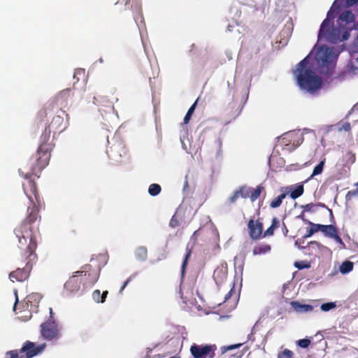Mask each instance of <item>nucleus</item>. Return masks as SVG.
<instances>
[{
    "label": "nucleus",
    "instance_id": "obj_23",
    "mask_svg": "<svg viewBox=\"0 0 358 358\" xmlns=\"http://www.w3.org/2000/svg\"><path fill=\"white\" fill-rule=\"evenodd\" d=\"M290 305L294 310L300 313L311 312L314 309L313 306L309 304H301L299 301H292Z\"/></svg>",
    "mask_w": 358,
    "mask_h": 358
},
{
    "label": "nucleus",
    "instance_id": "obj_50",
    "mask_svg": "<svg viewBox=\"0 0 358 358\" xmlns=\"http://www.w3.org/2000/svg\"><path fill=\"white\" fill-rule=\"evenodd\" d=\"M303 239H297L296 241H295V245H297L299 248H305L304 246H301V244L302 243H304V241H303Z\"/></svg>",
    "mask_w": 358,
    "mask_h": 358
},
{
    "label": "nucleus",
    "instance_id": "obj_17",
    "mask_svg": "<svg viewBox=\"0 0 358 358\" xmlns=\"http://www.w3.org/2000/svg\"><path fill=\"white\" fill-rule=\"evenodd\" d=\"M82 280L80 273H76L75 272L64 284V289L70 292L78 291L81 284L83 285Z\"/></svg>",
    "mask_w": 358,
    "mask_h": 358
},
{
    "label": "nucleus",
    "instance_id": "obj_62",
    "mask_svg": "<svg viewBox=\"0 0 358 358\" xmlns=\"http://www.w3.org/2000/svg\"><path fill=\"white\" fill-rule=\"evenodd\" d=\"M243 355V352H241L239 355V357H241Z\"/></svg>",
    "mask_w": 358,
    "mask_h": 358
},
{
    "label": "nucleus",
    "instance_id": "obj_51",
    "mask_svg": "<svg viewBox=\"0 0 358 358\" xmlns=\"http://www.w3.org/2000/svg\"><path fill=\"white\" fill-rule=\"evenodd\" d=\"M108 294V291H104V292H103L102 294H101V303H103L106 301V299L107 297Z\"/></svg>",
    "mask_w": 358,
    "mask_h": 358
},
{
    "label": "nucleus",
    "instance_id": "obj_29",
    "mask_svg": "<svg viewBox=\"0 0 358 358\" xmlns=\"http://www.w3.org/2000/svg\"><path fill=\"white\" fill-rule=\"evenodd\" d=\"M147 255H148L147 248L143 246L137 248L135 251L136 257L141 261H143L147 258Z\"/></svg>",
    "mask_w": 358,
    "mask_h": 358
},
{
    "label": "nucleus",
    "instance_id": "obj_48",
    "mask_svg": "<svg viewBox=\"0 0 358 358\" xmlns=\"http://www.w3.org/2000/svg\"><path fill=\"white\" fill-rule=\"evenodd\" d=\"M169 225L173 228H175L179 225L178 221L174 217V216L171 218Z\"/></svg>",
    "mask_w": 358,
    "mask_h": 358
},
{
    "label": "nucleus",
    "instance_id": "obj_10",
    "mask_svg": "<svg viewBox=\"0 0 358 358\" xmlns=\"http://www.w3.org/2000/svg\"><path fill=\"white\" fill-rule=\"evenodd\" d=\"M217 346L213 345H197L194 343L191 345L189 351L193 358H214Z\"/></svg>",
    "mask_w": 358,
    "mask_h": 358
},
{
    "label": "nucleus",
    "instance_id": "obj_35",
    "mask_svg": "<svg viewBox=\"0 0 358 358\" xmlns=\"http://www.w3.org/2000/svg\"><path fill=\"white\" fill-rule=\"evenodd\" d=\"M278 358H294V353L289 349H285L278 354Z\"/></svg>",
    "mask_w": 358,
    "mask_h": 358
},
{
    "label": "nucleus",
    "instance_id": "obj_25",
    "mask_svg": "<svg viewBox=\"0 0 358 358\" xmlns=\"http://www.w3.org/2000/svg\"><path fill=\"white\" fill-rule=\"evenodd\" d=\"M289 196L292 199H296L301 196L304 192V187L302 184H299L296 187L293 188L292 186H288Z\"/></svg>",
    "mask_w": 358,
    "mask_h": 358
},
{
    "label": "nucleus",
    "instance_id": "obj_58",
    "mask_svg": "<svg viewBox=\"0 0 358 358\" xmlns=\"http://www.w3.org/2000/svg\"><path fill=\"white\" fill-rule=\"evenodd\" d=\"M50 318H52V308H50Z\"/></svg>",
    "mask_w": 358,
    "mask_h": 358
},
{
    "label": "nucleus",
    "instance_id": "obj_38",
    "mask_svg": "<svg viewBox=\"0 0 358 358\" xmlns=\"http://www.w3.org/2000/svg\"><path fill=\"white\" fill-rule=\"evenodd\" d=\"M297 345L301 348H306L310 344V340L308 338L300 339L296 342Z\"/></svg>",
    "mask_w": 358,
    "mask_h": 358
},
{
    "label": "nucleus",
    "instance_id": "obj_31",
    "mask_svg": "<svg viewBox=\"0 0 358 358\" xmlns=\"http://www.w3.org/2000/svg\"><path fill=\"white\" fill-rule=\"evenodd\" d=\"M198 100H199V98L196 100V101L191 106V107L187 110V113H186V115L183 119L184 124H187L189 123V122L191 119V117H192V114L194 113V110L196 108Z\"/></svg>",
    "mask_w": 358,
    "mask_h": 358
},
{
    "label": "nucleus",
    "instance_id": "obj_41",
    "mask_svg": "<svg viewBox=\"0 0 358 358\" xmlns=\"http://www.w3.org/2000/svg\"><path fill=\"white\" fill-rule=\"evenodd\" d=\"M294 266L299 269L307 268L310 267V264H308L306 262H296L294 263Z\"/></svg>",
    "mask_w": 358,
    "mask_h": 358
},
{
    "label": "nucleus",
    "instance_id": "obj_49",
    "mask_svg": "<svg viewBox=\"0 0 358 358\" xmlns=\"http://www.w3.org/2000/svg\"><path fill=\"white\" fill-rule=\"evenodd\" d=\"M131 280V278L129 277L127 278V280L124 282L123 285L121 287L120 289V293H122V291L124 289V288L127 286V285L130 282Z\"/></svg>",
    "mask_w": 358,
    "mask_h": 358
},
{
    "label": "nucleus",
    "instance_id": "obj_8",
    "mask_svg": "<svg viewBox=\"0 0 358 358\" xmlns=\"http://www.w3.org/2000/svg\"><path fill=\"white\" fill-rule=\"evenodd\" d=\"M45 347V343L36 345L34 342L27 341L20 349L6 352L5 358H33L42 353Z\"/></svg>",
    "mask_w": 358,
    "mask_h": 358
},
{
    "label": "nucleus",
    "instance_id": "obj_43",
    "mask_svg": "<svg viewBox=\"0 0 358 358\" xmlns=\"http://www.w3.org/2000/svg\"><path fill=\"white\" fill-rule=\"evenodd\" d=\"M358 196V187L355 189L349 191L347 193L346 197L350 199L351 197Z\"/></svg>",
    "mask_w": 358,
    "mask_h": 358
},
{
    "label": "nucleus",
    "instance_id": "obj_36",
    "mask_svg": "<svg viewBox=\"0 0 358 358\" xmlns=\"http://www.w3.org/2000/svg\"><path fill=\"white\" fill-rule=\"evenodd\" d=\"M336 307V304L335 302H328L324 303L321 305V310L324 312H327L331 309H334Z\"/></svg>",
    "mask_w": 358,
    "mask_h": 358
},
{
    "label": "nucleus",
    "instance_id": "obj_45",
    "mask_svg": "<svg viewBox=\"0 0 358 358\" xmlns=\"http://www.w3.org/2000/svg\"><path fill=\"white\" fill-rule=\"evenodd\" d=\"M241 345H242V343H238V344H236V345H229L227 347H224L223 352L238 348L241 347Z\"/></svg>",
    "mask_w": 358,
    "mask_h": 358
},
{
    "label": "nucleus",
    "instance_id": "obj_2",
    "mask_svg": "<svg viewBox=\"0 0 358 358\" xmlns=\"http://www.w3.org/2000/svg\"><path fill=\"white\" fill-rule=\"evenodd\" d=\"M310 55L306 56L297 65L293 73L297 85L303 91L316 94L322 87V80L309 65Z\"/></svg>",
    "mask_w": 358,
    "mask_h": 358
},
{
    "label": "nucleus",
    "instance_id": "obj_26",
    "mask_svg": "<svg viewBox=\"0 0 358 358\" xmlns=\"http://www.w3.org/2000/svg\"><path fill=\"white\" fill-rule=\"evenodd\" d=\"M271 245L268 244H264L260 245H257L253 248L252 254L254 255H259L266 254L271 251Z\"/></svg>",
    "mask_w": 358,
    "mask_h": 358
},
{
    "label": "nucleus",
    "instance_id": "obj_61",
    "mask_svg": "<svg viewBox=\"0 0 358 358\" xmlns=\"http://www.w3.org/2000/svg\"><path fill=\"white\" fill-rule=\"evenodd\" d=\"M329 212H330V214H331V217H333V213H332V210L329 209Z\"/></svg>",
    "mask_w": 358,
    "mask_h": 358
},
{
    "label": "nucleus",
    "instance_id": "obj_5",
    "mask_svg": "<svg viewBox=\"0 0 358 358\" xmlns=\"http://www.w3.org/2000/svg\"><path fill=\"white\" fill-rule=\"evenodd\" d=\"M51 132L45 127L39 139V146L36 154L32 157L31 162H35L33 166L34 173L41 172L49 163L50 152L52 148V143H49Z\"/></svg>",
    "mask_w": 358,
    "mask_h": 358
},
{
    "label": "nucleus",
    "instance_id": "obj_44",
    "mask_svg": "<svg viewBox=\"0 0 358 358\" xmlns=\"http://www.w3.org/2000/svg\"><path fill=\"white\" fill-rule=\"evenodd\" d=\"M241 345H242V343H238V344H236V345H229L227 347H224L223 352L238 348L241 347Z\"/></svg>",
    "mask_w": 358,
    "mask_h": 358
},
{
    "label": "nucleus",
    "instance_id": "obj_27",
    "mask_svg": "<svg viewBox=\"0 0 358 358\" xmlns=\"http://www.w3.org/2000/svg\"><path fill=\"white\" fill-rule=\"evenodd\" d=\"M353 262L346 260L341 264L339 271L342 274H347L351 272L353 270Z\"/></svg>",
    "mask_w": 358,
    "mask_h": 358
},
{
    "label": "nucleus",
    "instance_id": "obj_34",
    "mask_svg": "<svg viewBox=\"0 0 358 358\" xmlns=\"http://www.w3.org/2000/svg\"><path fill=\"white\" fill-rule=\"evenodd\" d=\"M308 246L310 250H317L319 251H321L322 249L325 248L324 245L317 241H310L308 243Z\"/></svg>",
    "mask_w": 358,
    "mask_h": 358
},
{
    "label": "nucleus",
    "instance_id": "obj_42",
    "mask_svg": "<svg viewBox=\"0 0 358 358\" xmlns=\"http://www.w3.org/2000/svg\"><path fill=\"white\" fill-rule=\"evenodd\" d=\"M274 230L275 229L273 227H272V226H270L264 233L263 234V237H266V236H273V234H274Z\"/></svg>",
    "mask_w": 358,
    "mask_h": 358
},
{
    "label": "nucleus",
    "instance_id": "obj_7",
    "mask_svg": "<svg viewBox=\"0 0 358 358\" xmlns=\"http://www.w3.org/2000/svg\"><path fill=\"white\" fill-rule=\"evenodd\" d=\"M73 95L72 90L69 88L62 90L57 94L52 103L47 104L44 108L38 111L37 114V119L40 122H42L45 118H46L54 104L59 107L61 113L64 114L65 112L62 110V108H65L68 106L69 101H71L73 99Z\"/></svg>",
    "mask_w": 358,
    "mask_h": 358
},
{
    "label": "nucleus",
    "instance_id": "obj_60",
    "mask_svg": "<svg viewBox=\"0 0 358 358\" xmlns=\"http://www.w3.org/2000/svg\"><path fill=\"white\" fill-rule=\"evenodd\" d=\"M160 357H161V356H160L159 355H155V356L153 357V358Z\"/></svg>",
    "mask_w": 358,
    "mask_h": 358
},
{
    "label": "nucleus",
    "instance_id": "obj_24",
    "mask_svg": "<svg viewBox=\"0 0 358 358\" xmlns=\"http://www.w3.org/2000/svg\"><path fill=\"white\" fill-rule=\"evenodd\" d=\"M318 227L324 235L329 238H332L338 232V229L333 224H321V227Z\"/></svg>",
    "mask_w": 358,
    "mask_h": 358
},
{
    "label": "nucleus",
    "instance_id": "obj_53",
    "mask_svg": "<svg viewBox=\"0 0 358 358\" xmlns=\"http://www.w3.org/2000/svg\"><path fill=\"white\" fill-rule=\"evenodd\" d=\"M304 213H305V211L303 210L302 213L299 215L297 216V217L299 219H301L305 223L308 224V222H309V221L305 218Z\"/></svg>",
    "mask_w": 358,
    "mask_h": 358
},
{
    "label": "nucleus",
    "instance_id": "obj_18",
    "mask_svg": "<svg viewBox=\"0 0 358 358\" xmlns=\"http://www.w3.org/2000/svg\"><path fill=\"white\" fill-rule=\"evenodd\" d=\"M228 266L227 263H222L216 267L213 273V278L217 285L223 283L227 278Z\"/></svg>",
    "mask_w": 358,
    "mask_h": 358
},
{
    "label": "nucleus",
    "instance_id": "obj_52",
    "mask_svg": "<svg viewBox=\"0 0 358 358\" xmlns=\"http://www.w3.org/2000/svg\"><path fill=\"white\" fill-rule=\"evenodd\" d=\"M234 293V287H232L230 291L226 294L224 297V301H227L231 296L232 294Z\"/></svg>",
    "mask_w": 358,
    "mask_h": 358
},
{
    "label": "nucleus",
    "instance_id": "obj_30",
    "mask_svg": "<svg viewBox=\"0 0 358 358\" xmlns=\"http://www.w3.org/2000/svg\"><path fill=\"white\" fill-rule=\"evenodd\" d=\"M326 159L324 158L313 169L310 178H313L315 176L320 175L322 173L324 166L325 164Z\"/></svg>",
    "mask_w": 358,
    "mask_h": 358
},
{
    "label": "nucleus",
    "instance_id": "obj_13",
    "mask_svg": "<svg viewBox=\"0 0 358 358\" xmlns=\"http://www.w3.org/2000/svg\"><path fill=\"white\" fill-rule=\"evenodd\" d=\"M41 334L46 340L57 338L59 336L57 324L52 320H48L42 323L41 324Z\"/></svg>",
    "mask_w": 358,
    "mask_h": 358
},
{
    "label": "nucleus",
    "instance_id": "obj_6",
    "mask_svg": "<svg viewBox=\"0 0 358 358\" xmlns=\"http://www.w3.org/2000/svg\"><path fill=\"white\" fill-rule=\"evenodd\" d=\"M315 58L319 71L324 75H330L336 65V57L333 50L322 45L317 50Z\"/></svg>",
    "mask_w": 358,
    "mask_h": 358
},
{
    "label": "nucleus",
    "instance_id": "obj_59",
    "mask_svg": "<svg viewBox=\"0 0 358 358\" xmlns=\"http://www.w3.org/2000/svg\"><path fill=\"white\" fill-rule=\"evenodd\" d=\"M187 186H188V182H187V180L186 179L185 182V187H187Z\"/></svg>",
    "mask_w": 358,
    "mask_h": 358
},
{
    "label": "nucleus",
    "instance_id": "obj_57",
    "mask_svg": "<svg viewBox=\"0 0 358 358\" xmlns=\"http://www.w3.org/2000/svg\"><path fill=\"white\" fill-rule=\"evenodd\" d=\"M283 227H284V229H285V234L286 235L287 233L288 232V229H287V227L284 222H283Z\"/></svg>",
    "mask_w": 358,
    "mask_h": 358
},
{
    "label": "nucleus",
    "instance_id": "obj_63",
    "mask_svg": "<svg viewBox=\"0 0 358 358\" xmlns=\"http://www.w3.org/2000/svg\"><path fill=\"white\" fill-rule=\"evenodd\" d=\"M357 185H358V182H357Z\"/></svg>",
    "mask_w": 358,
    "mask_h": 358
},
{
    "label": "nucleus",
    "instance_id": "obj_40",
    "mask_svg": "<svg viewBox=\"0 0 358 358\" xmlns=\"http://www.w3.org/2000/svg\"><path fill=\"white\" fill-rule=\"evenodd\" d=\"M331 239L334 240L337 243H338L341 246V248L344 249L346 248L345 243L338 235V233L335 234Z\"/></svg>",
    "mask_w": 358,
    "mask_h": 358
},
{
    "label": "nucleus",
    "instance_id": "obj_37",
    "mask_svg": "<svg viewBox=\"0 0 358 358\" xmlns=\"http://www.w3.org/2000/svg\"><path fill=\"white\" fill-rule=\"evenodd\" d=\"M191 253H192V250L187 247V253L185 255V259H184L182 264V274L185 272V269L187 264V261L191 255Z\"/></svg>",
    "mask_w": 358,
    "mask_h": 358
},
{
    "label": "nucleus",
    "instance_id": "obj_21",
    "mask_svg": "<svg viewBox=\"0 0 358 358\" xmlns=\"http://www.w3.org/2000/svg\"><path fill=\"white\" fill-rule=\"evenodd\" d=\"M93 103L99 106H106L114 109L113 101L99 93L94 96Z\"/></svg>",
    "mask_w": 358,
    "mask_h": 358
},
{
    "label": "nucleus",
    "instance_id": "obj_19",
    "mask_svg": "<svg viewBox=\"0 0 358 358\" xmlns=\"http://www.w3.org/2000/svg\"><path fill=\"white\" fill-rule=\"evenodd\" d=\"M355 22V15L350 10L343 11L339 16L338 24L341 27H350L351 24Z\"/></svg>",
    "mask_w": 358,
    "mask_h": 358
},
{
    "label": "nucleus",
    "instance_id": "obj_47",
    "mask_svg": "<svg viewBox=\"0 0 358 358\" xmlns=\"http://www.w3.org/2000/svg\"><path fill=\"white\" fill-rule=\"evenodd\" d=\"M275 229L278 228L280 226V222L277 217H273L272 219L271 225Z\"/></svg>",
    "mask_w": 358,
    "mask_h": 358
},
{
    "label": "nucleus",
    "instance_id": "obj_22",
    "mask_svg": "<svg viewBox=\"0 0 358 358\" xmlns=\"http://www.w3.org/2000/svg\"><path fill=\"white\" fill-rule=\"evenodd\" d=\"M357 2L358 0H335L331 8L334 9L335 13H338L342 7L351 6Z\"/></svg>",
    "mask_w": 358,
    "mask_h": 358
},
{
    "label": "nucleus",
    "instance_id": "obj_11",
    "mask_svg": "<svg viewBox=\"0 0 358 358\" xmlns=\"http://www.w3.org/2000/svg\"><path fill=\"white\" fill-rule=\"evenodd\" d=\"M76 273H80L83 278V285L86 287L93 285L99 278V270L93 268L90 264H85Z\"/></svg>",
    "mask_w": 358,
    "mask_h": 358
},
{
    "label": "nucleus",
    "instance_id": "obj_15",
    "mask_svg": "<svg viewBox=\"0 0 358 358\" xmlns=\"http://www.w3.org/2000/svg\"><path fill=\"white\" fill-rule=\"evenodd\" d=\"M115 4L123 5L125 10H131L135 13L134 18L136 20L137 17L142 16V8L140 0H117Z\"/></svg>",
    "mask_w": 358,
    "mask_h": 358
},
{
    "label": "nucleus",
    "instance_id": "obj_39",
    "mask_svg": "<svg viewBox=\"0 0 358 358\" xmlns=\"http://www.w3.org/2000/svg\"><path fill=\"white\" fill-rule=\"evenodd\" d=\"M93 300L96 303H101V292L99 289H95L92 294Z\"/></svg>",
    "mask_w": 358,
    "mask_h": 358
},
{
    "label": "nucleus",
    "instance_id": "obj_32",
    "mask_svg": "<svg viewBox=\"0 0 358 358\" xmlns=\"http://www.w3.org/2000/svg\"><path fill=\"white\" fill-rule=\"evenodd\" d=\"M162 190V187L157 183H152L149 186L148 193L152 196L158 195Z\"/></svg>",
    "mask_w": 358,
    "mask_h": 358
},
{
    "label": "nucleus",
    "instance_id": "obj_16",
    "mask_svg": "<svg viewBox=\"0 0 358 358\" xmlns=\"http://www.w3.org/2000/svg\"><path fill=\"white\" fill-rule=\"evenodd\" d=\"M248 233L252 240H259L263 237V223L259 220L250 219L248 223Z\"/></svg>",
    "mask_w": 358,
    "mask_h": 358
},
{
    "label": "nucleus",
    "instance_id": "obj_9",
    "mask_svg": "<svg viewBox=\"0 0 358 358\" xmlns=\"http://www.w3.org/2000/svg\"><path fill=\"white\" fill-rule=\"evenodd\" d=\"M264 190V187L262 185L257 186L255 189L243 185L236 189L233 194L230 196L225 202V205L230 206L235 203L239 198L247 199L250 198L251 201L253 202L257 199L261 193Z\"/></svg>",
    "mask_w": 358,
    "mask_h": 358
},
{
    "label": "nucleus",
    "instance_id": "obj_14",
    "mask_svg": "<svg viewBox=\"0 0 358 358\" xmlns=\"http://www.w3.org/2000/svg\"><path fill=\"white\" fill-rule=\"evenodd\" d=\"M45 128L52 132L53 136L62 133L66 128V123L61 115H55Z\"/></svg>",
    "mask_w": 358,
    "mask_h": 358
},
{
    "label": "nucleus",
    "instance_id": "obj_3",
    "mask_svg": "<svg viewBox=\"0 0 358 358\" xmlns=\"http://www.w3.org/2000/svg\"><path fill=\"white\" fill-rule=\"evenodd\" d=\"M34 164H35V162H31V170H30V171L27 172V173H24V171L21 169H19L20 174L22 176H23L25 180V181L22 183V187H23L24 192L25 195L27 196V198L29 199V200L31 204V206H28V208H27V217L20 224H22L24 222H26V220L27 219L28 216L30 214V212L32 210H34L35 213H36V221L34 223L36 222L38 219L40 220V218H41L40 216L38 215L39 210H38V208L36 206V202H37V203L39 202V194H38L37 185H36V183L35 182V178H34L35 177L39 178L38 173L40 172L34 173L33 166ZM34 226L35 227V225H34Z\"/></svg>",
    "mask_w": 358,
    "mask_h": 358
},
{
    "label": "nucleus",
    "instance_id": "obj_20",
    "mask_svg": "<svg viewBox=\"0 0 358 358\" xmlns=\"http://www.w3.org/2000/svg\"><path fill=\"white\" fill-rule=\"evenodd\" d=\"M289 187H281L280 191L281 194L278 196L273 198L269 204V206L271 208H277L280 207L282 203V200L286 198L287 195L289 194Z\"/></svg>",
    "mask_w": 358,
    "mask_h": 358
},
{
    "label": "nucleus",
    "instance_id": "obj_56",
    "mask_svg": "<svg viewBox=\"0 0 358 358\" xmlns=\"http://www.w3.org/2000/svg\"><path fill=\"white\" fill-rule=\"evenodd\" d=\"M151 351H152V350L149 349L148 350L147 355H145V357L144 358H151V356L150 355V353L151 352Z\"/></svg>",
    "mask_w": 358,
    "mask_h": 358
},
{
    "label": "nucleus",
    "instance_id": "obj_55",
    "mask_svg": "<svg viewBox=\"0 0 358 358\" xmlns=\"http://www.w3.org/2000/svg\"><path fill=\"white\" fill-rule=\"evenodd\" d=\"M29 299H36V298H39V296L38 294H31L30 295H29L28 296Z\"/></svg>",
    "mask_w": 358,
    "mask_h": 358
},
{
    "label": "nucleus",
    "instance_id": "obj_4",
    "mask_svg": "<svg viewBox=\"0 0 358 358\" xmlns=\"http://www.w3.org/2000/svg\"><path fill=\"white\" fill-rule=\"evenodd\" d=\"M335 11L331 8L328 11L326 19L322 22L318 33V39L322 37L325 38L327 41L336 43L338 41H343L350 37V27H329L331 20L334 18V13Z\"/></svg>",
    "mask_w": 358,
    "mask_h": 358
},
{
    "label": "nucleus",
    "instance_id": "obj_28",
    "mask_svg": "<svg viewBox=\"0 0 358 358\" xmlns=\"http://www.w3.org/2000/svg\"><path fill=\"white\" fill-rule=\"evenodd\" d=\"M308 224H310L311 227L307 230L306 234L303 236V238L310 237L313 234L320 231V228L318 227H321L320 224H314L311 222H308Z\"/></svg>",
    "mask_w": 358,
    "mask_h": 358
},
{
    "label": "nucleus",
    "instance_id": "obj_46",
    "mask_svg": "<svg viewBox=\"0 0 358 358\" xmlns=\"http://www.w3.org/2000/svg\"><path fill=\"white\" fill-rule=\"evenodd\" d=\"M351 129V126L349 122H345L343 124L342 127L340 128V131L344 130L345 131H349Z\"/></svg>",
    "mask_w": 358,
    "mask_h": 358
},
{
    "label": "nucleus",
    "instance_id": "obj_12",
    "mask_svg": "<svg viewBox=\"0 0 358 358\" xmlns=\"http://www.w3.org/2000/svg\"><path fill=\"white\" fill-rule=\"evenodd\" d=\"M106 152L109 159L115 163H120L122 158L127 155L125 145L120 141L113 143Z\"/></svg>",
    "mask_w": 358,
    "mask_h": 358
},
{
    "label": "nucleus",
    "instance_id": "obj_54",
    "mask_svg": "<svg viewBox=\"0 0 358 358\" xmlns=\"http://www.w3.org/2000/svg\"><path fill=\"white\" fill-rule=\"evenodd\" d=\"M15 301L14 306H13L14 310L15 309L16 305L18 302V296H17V290L15 291Z\"/></svg>",
    "mask_w": 358,
    "mask_h": 358
},
{
    "label": "nucleus",
    "instance_id": "obj_33",
    "mask_svg": "<svg viewBox=\"0 0 358 358\" xmlns=\"http://www.w3.org/2000/svg\"><path fill=\"white\" fill-rule=\"evenodd\" d=\"M317 206L324 207L325 205L324 203L315 204L313 203H307L306 205L301 206V208H303L305 212H314L316 210V207Z\"/></svg>",
    "mask_w": 358,
    "mask_h": 358
},
{
    "label": "nucleus",
    "instance_id": "obj_1",
    "mask_svg": "<svg viewBox=\"0 0 358 358\" xmlns=\"http://www.w3.org/2000/svg\"><path fill=\"white\" fill-rule=\"evenodd\" d=\"M36 219V213L32 210L26 222L22 224H19L14 229V234L18 242L17 247L20 249H23L25 247V250L21 255V261L26 264L23 268H17L9 274V278L13 282H23L27 280L32 269L33 264L36 261V234L38 233V228L34 226Z\"/></svg>",
    "mask_w": 358,
    "mask_h": 358
}]
</instances>
